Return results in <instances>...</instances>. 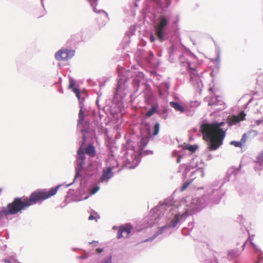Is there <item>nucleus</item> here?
<instances>
[{
    "label": "nucleus",
    "mask_w": 263,
    "mask_h": 263,
    "mask_svg": "<svg viewBox=\"0 0 263 263\" xmlns=\"http://www.w3.org/2000/svg\"><path fill=\"white\" fill-rule=\"evenodd\" d=\"M245 247V244H243L242 246V250H241V251H242L243 250V248Z\"/></svg>",
    "instance_id": "56"
},
{
    "label": "nucleus",
    "mask_w": 263,
    "mask_h": 263,
    "mask_svg": "<svg viewBox=\"0 0 263 263\" xmlns=\"http://www.w3.org/2000/svg\"><path fill=\"white\" fill-rule=\"evenodd\" d=\"M123 232H122L121 229L119 228V230L118 231V234H117V238L118 239H120V238H121L122 237H123Z\"/></svg>",
    "instance_id": "39"
},
{
    "label": "nucleus",
    "mask_w": 263,
    "mask_h": 263,
    "mask_svg": "<svg viewBox=\"0 0 263 263\" xmlns=\"http://www.w3.org/2000/svg\"><path fill=\"white\" fill-rule=\"evenodd\" d=\"M251 244L253 246V248L255 249V250H257V248H256V246L252 242H251Z\"/></svg>",
    "instance_id": "50"
},
{
    "label": "nucleus",
    "mask_w": 263,
    "mask_h": 263,
    "mask_svg": "<svg viewBox=\"0 0 263 263\" xmlns=\"http://www.w3.org/2000/svg\"><path fill=\"white\" fill-rule=\"evenodd\" d=\"M126 78L123 76H119V79L117 81V85L115 92V98H118L119 92L124 90L125 88Z\"/></svg>",
    "instance_id": "14"
},
{
    "label": "nucleus",
    "mask_w": 263,
    "mask_h": 263,
    "mask_svg": "<svg viewBox=\"0 0 263 263\" xmlns=\"http://www.w3.org/2000/svg\"><path fill=\"white\" fill-rule=\"evenodd\" d=\"M181 191L176 190L171 197L166 199L163 203L154 208L145 219L148 226L152 227L159 223L162 219H166V224L158 228L157 231L151 237L144 240L142 242L152 241L155 238L161 240L164 237L169 236L172 232V229L175 228L181 220V212L180 206L181 201L175 200L176 195Z\"/></svg>",
    "instance_id": "1"
},
{
    "label": "nucleus",
    "mask_w": 263,
    "mask_h": 263,
    "mask_svg": "<svg viewBox=\"0 0 263 263\" xmlns=\"http://www.w3.org/2000/svg\"><path fill=\"white\" fill-rule=\"evenodd\" d=\"M263 123V118L255 121L256 125H259L260 124Z\"/></svg>",
    "instance_id": "42"
},
{
    "label": "nucleus",
    "mask_w": 263,
    "mask_h": 263,
    "mask_svg": "<svg viewBox=\"0 0 263 263\" xmlns=\"http://www.w3.org/2000/svg\"><path fill=\"white\" fill-rule=\"evenodd\" d=\"M76 249H77L76 248H73V250H76Z\"/></svg>",
    "instance_id": "64"
},
{
    "label": "nucleus",
    "mask_w": 263,
    "mask_h": 263,
    "mask_svg": "<svg viewBox=\"0 0 263 263\" xmlns=\"http://www.w3.org/2000/svg\"><path fill=\"white\" fill-rule=\"evenodd\" d=\"M74 50L62 48L55 52L54 58L58 61H66L72 58L74 56Z\"/></svg>",
    "instance_id": "11"
},
{
    "label": "nucleus",
    "mask_w": 263,
    "mask_h": 263,
    "mask_svg": "<svg viewBox=\"0 0 263 263\" xmlns=\"http://www.w3.org/2000/svg\"><path fill=\"white\" fill-rule=\"evenodd\" d=\"M240 253H238L235 250H233L229 253V255L232 257H237L239 256Z\"/></svg>",
    "instance_id": "36"
},
{
    "label": "nucleus",
    "mask_w": 263,
    "mask_h": 263,
    "mask_svg": "<svg viewBox=\"0 0 263 263\" xmlns=\"http://www.w3.org/2000/svg\"><path fill=\"white\" fill-rule=\"evenodd\" d=\"M93 11L96 13L97 14H100L101 17L102 19V21L100 22V24L102 26H104L107 23V22L109 21V17L108 13L102 9H98L96 8V6L97 5L98 2L99 0H87Z\"/></svg>",
    "instance_id": "12"
},
{
    "label": "nucleus",
    "mask_w": 263,
    "mask_h": 263,
    "mask_svg": "<svg viewBox=\"0 0 263 263\" xmlns=\"http://www.w3.org/2000/svg\"><path fill=\"white\" fill-rule=\"evenodd\" d=\"M123 232H126L127 234H129L132 232L133 226L130 223H127L125 224H122L119 227Z\"/></svg>",
    "instance_id": "22"
},
{
    "label": "nucleus",
    "mask_w": 263,
    "mask_h": 263,
    "mask_svg": "<svg viewBox=\"0 0 263 263\" xmlns=\"http://www.w3.org/2000/svg\"><path fill=\"white\" fill-rule=\"evenodd\" d=\"M63 203H64V205H63V203H62V204H61V208H63V207L65 206L66 205H67V204L68 202H67V201H66V199H65L64 200V201Z\"/></svg>",
    "instance_id": "46"
},
{
    "label": "nucleus",
    "mask_w": 263,
    "mask_h": 263,
    "mask_svg": "<svg viewBox=\"0 0 263 263\" xmlns=\"http://www.w3.org/2000/svg\"><path fill=\"white\" fill-rule=\"evenodd\" d=\"M59 91L60 92H63V89H62V87H61V88L59 89Z\"/></svg>",
    "instance_id": "53"
},
{
    "label": "nucleus",
    "mask_w": 263,
    "mask_h": 263,
    "mask_svg": "<svg viewBox=\"0 0 263 263\" xmlns=\"http://www.w3.org/2000/svg\"><path fill=\"white\" fill-rule=\"evenodd\" d=\"M96 124L98 127H102L103 126L102 123H99V122H97V123Z\"/></svg>",
    "instance_id": "48"
},
{
    "label": "nucleus",
    "mask_w": 263,
    "mask_h": 263,
    "mask_svg": "<svg viewBox=\"0 0 263 263\" xmlns=\"http://www.w3.org/2000/svg\"><path fill=\"white\" fill-rule=\"evenodd\" d=\"M224 122H215L203 123L200 126V130L202 134L203 139L209 141V149L211 151L216 150L223 143L226 132L221 127Z\"/></svg>",
    "instance_id": "4"
},
{
    "label": "nucleus",
    "mask_w": 263,
    "mask_h": 263,
    "mask_svg": "<svg viewBox=\"0 0 263 263\" xmlns=\"http://www.w3.org/2000/svg\"><path fill=\"white\" fill-rule=\"evenodd\" d=\"M146 118L144 117V118L142 120L141 127L147 134V136L145 138H147L149 140V139L152 138L151 125L149 122L146 121Z\"/></svg>",
    "instance_id": "19"
},
{
    "label": "nucleus",
    "mask_w": 263,
    "mask_h": 263,
    "mask_svg": "<svg viewBox=\"0 0 263 263\" xmlns=\"http://www.w3.org/2000/svg\"><path fill=\"white\" fill-rule=\"evenodd\" d=\"M182 147L184 149L188 150L191 153H193L197 149L198 146L184 143L183 145H182Z\"/></svg>",
    "instance_id": "23"
},
{
    "label": "nucleus",
    "mask_w": 263,
    "mask_h": 263,
    "mask_svg": "<svg viewBox=\"0 0 263 263\" xmlns=\"http://www.w3.org/2000/svg\"><path fill=\"white\" fill-rule=\"evenodd\" d=\"M170 105L176 110L181 111V104L176 102L172 101L170 103Z\"/></svg>",
    "instance_id": "26"
},
{
    "label": "nucleus",
    "mask_w": 263,
    "mask_h": 263,
    "mask_svg": "<svg viewBox=\"0 0 263 263\" xmlns=\"http://www.w3.org/2000/svg\"><path fill=\"white\" fill-rule=\"evenodd\" d=\"M181 110H182V112H183V108H182V107Z\"/></svg>",
    "instance_id": "63"
},
{
    "label": "nucleus",
    "mask_w": 263,
    "mask_h": 263,
    "mask_svg": "<svg viewBox=\"0 0 263 263\" xmlns=\"http://www.w3.org/2000/svg\"><path fill=\"white\" fill-rule=\"evenodd\" d=\"M45 14H46L45 10H44V12L43 13V14H41V15L39 16V17H41V16H44Z\"/></svg>",
    "instance_id": "52"
},
{
    "label": "nucleus",
    "mask_w": 263,
    "mask_h": 263,
    "mask_svg": "<svg viewBox=\"0 0 263 263\" xmlns=\"http://www.w3.org/2000/svg\"><path fill=\"white\" fill-rule=\"evenodd\" d=\"M178 58H179V59H180V58H181V54H179L178 55Z\"/></svg>",
    "instance_id": "57"
},
{
    "label": "nucleus",
    "mask_w": 263,
    "mask_h": 263,
    "mask_svg": "<svg viewBox=\"0 0 263 263\" xmlns=\"http://www.w3.org/2000/svg\"><path fill=\"white\" fill-rule=\"evenodd\" d=\"M99 182L94 184H92L90 186L88 189V192L90 195L95 194L98 191H99L100 187L99 185Z\"/></svg>",
    "instance_id": "24"
},
{
    "label": "nucleus",
    "mask_w": 263,
    "mask_h": 263,
    "mask_svg": "<svg viewBox=\"0 0 263 263\" xmlns=\"http://www.w3.org/2000/svg\"><path fill=\"white\" fill-rule=\"evenodd\" d=\"M94 219H95V216L92 214L90 215V216L88 217V220H93Z\"/></svg>",
    "instance_id": "47"
},
{
    "label": "nucleus",
    "mask_w": 263,
    "mask_h": 263,
    "mask_svg": "<svg viewBox=\"0 0 263 263\" xmlns=\"http://www.w3.org/2000/svg\"><path fill=\"white\" fill-rule=\"evenodd\" d=\"M156 4V6L160 9L158 10V12L160 11H165L166 9L169 7L171 4V0H163L162 2V0H153Z\"/></svg>",
    "instance_id": "17"
},
{
    "label": "nucleus",
    "mask_w": 263,
    "mask_h": 263,
    "mask_svg": "<svg viewBox=\"0 0 263 263\" xmlns=\"http://www.w3.org/2000/svg\"><path fill=\"white\" fill-rule=\"evenodd\" d=\"M153 57L154 54L153 52L151 51H149L147 57H146L145 58L147 62H151V60L153 58Z\"/></svg>",
    "instance_id": "33"
},
{
    "label": "nucleus",
    "mask_w": 263,
    "mask_h": 263,
    "mask_svg": "<svg viewBox=\"0 0 263 263\" xmlns=\"http://www.w3.org/2000/svg\"><path fill=\"white\" fill-rule=\"evenodd\" d=\"M69 88L72 89L79 100L80 109L79 112V120H78L77 126L78 128L80 127L83 128L85 127L84 125L85 116V112L87 111V108L84 107V102L87 97V95L84 92H81L78 87H75V81L72 78L69 79Z\"/></svg>",
    "instance_id": "8"
},
{
    "label": "nucleus",
    "mask_w": 263,
    "mask_h": 263,
    "mask_svg": "<svg viewBox=\"0 0 263 263\" xmlns=\"http://www.w3.org/2000/svg\"><path fill=\"white\" fill-rule=\"evenodd\" d=\"M42 4L43 6L44 7L43 0H42Z\"/></svg>",
    "instance_id": "62"
},
{
    "label": "nucleus",
    "mask_w": 263,
    "mask_h": 263,
    "mask_svg": "<svg viewBox=\"0 0 263 263\" xmlns=\"http://www.w3.org/2000/svg\"><path fill=\"white\" fill-rule=\"evenodd\" d=\"M148 38L151 43H153L156 40V37L155 35L153 33H151L149 34Z\"/></svg>",
    "instance_id": "38"
},
{
    "label": "nucleus",
    "mask_w": 263,
    "mask_h": 263,
    "mask_svg": "<svg viewBox=\"0 0 263 263\" xmlns=\"http://www.w3.org/2000/svg\"><path fill=\"white\" fill-rule=\"evenodd\" d=\"M95 242H96V241H91V242H89V243L90 245H91V244H92V243H95Z\"/></svg>",
    "instance_id": "55"
},
{
    "label": "nucleus",
    "mask_w": 263,
    "mask_h": 263,
    "mask_svg": "<svg viewBox=\"0 0 263 263\" xmlns=\"http://www.w3.org/2000/svg\"><path fill=\"white\" fill-rule=\"evenodd\" d=\"M148 141V138L143 137L137 142L130 139L126 141L123 145V150L126 151L124 154V158L128 168H135L140 162L142 157L153 154V151L144 149Z\"/></svg>",
    "instance_id": "3"
},
{
    "label": "nucleus",
    "mask_w": 263,
    "mask_h": 263,
    "mask_svg": "<svg viewBox=\"0 0 263 263\" xmlns=\"http://www.w3.org/2000/svg\"><path fill=\"white\" fill-rule=\"evenodd\" d=\"M135 29L134 27H130L129 29V30L127 31L125 33V35L130 38L132 36H133L135 34Z\"/></svg>",
    "instance_id": "29"
},
{
    "label": "nucleus",
    "mask_w": 263,
    "mask_h": 263,
    "mask_svg": "<svg viewBox=\"0 0 263 263\" xmlns=\"http://www.w3.org/2000/svg\"><path fill=\"white\" fill-rule=\"evenodd\" d=\"M170 84L168 82H165L161 83L158 87V90L159 96L161 98H164L169 94Z\"/></svg>",
    "instance_id": "16"
},
{
    "label": "nucleus",
    "mask_w": 263,
    "mask_h": 263,
    "mask_svg": "<svg viewBox=\"0 0 263 263\" xmlns=\"http://www.w3.org/2000/svg\"><path fill=\"white\" fill-rule=\"evenodd\" d=\"M5 237H6V238L7 239H8V238H9V234H8L7 233H5Z\"/></svg>",
    "instance_id": "49"
},
{
    "label": "nucleus",
    "mask_w": 263,
    "mask_h": 263,
    "mask_svg": "<svg viewBox=\"0 0 263 263\" xmlns=\"http://www.w3.org/2000/svg\"><path fill=\"white\" fill-rule=\"evenodd\" d=\"M99 116H100V118L101 119V115L100 114V112H99Z\"/></svg>",
    "instance_id": "61"
},
{
    "label": "nucleus",
    "mask_w": 263,
    "mask_h": 263,
    "mask_svg": "<svg viewBox=\"0 0 263 263\" xmlns=\"http://www.w3.org/2000/svg\"><path fill=\"white\" fill-rule=\"evenodd\" d=\"M143 80H144L142 78L139 77V76L136 77L134 79L132 82L134 93H136L138 91L141 84L142 85L144 84L145 83L144 82L142 83L141 82Z\"/></svg>",
    "instance_id": "18"
},
{
    "label": "nucleus",
    "mask_w": 263,
    "mask_h": 263,
    "mask_svg": "<svg viewBox=\"0 0 263 263\" xmlns=\"http://www.w3.org/2000/svg\"><path fill=\"white\" fill-rule=\"evenodd\" d=\"M178 51H179L178 50L177 46L173 43L169 51L170 59L171 62H173L174 57L177 54Z\"/></svg>",
    "instance_id": "21"
},
{
    "label": "nucleus",
    "mask_w": 263,
    "mask_h": 263,
    "mask_svg": "<svg viewBox=\"0 0 263 263\" xmlns=\"http://www.w3.org/2000/svg\"><path fill=\"white\" fill-rule=\"evenodd\" d=\"M84 149L85 155L87 154L90 157H93L96 155L95 147L91 144H89Z\"/></svg>",
    "instance_id": "20"
},
{
    "label": "nucleus",
    "mask_w": 263,
    "mask_h": 263,
    "mask_svg": "<svg viewBox=\"0 0 263 263\" xmlns=\"http://www.w3.org/2000/svg\"><path fill=\"white\" fill-rule=\"evenodd\" d=\"M62 185L63 184L58 185L49 191L47 189H38L33 192L29 198H26L24 200L22 197H15L12 202L9 203L6 206L2 208L0 214L4 218L9 215H15L21 213L22 211L25 210L29 206L54 196Z\"/></svg>",
    "instance_id": "2"
},
{
    "label": "nucleus",
    "mask_w": 263,
    "mask_h": 263,
    "mask_svg": "<svg viewBox=\"0 0 263 263\" xmlns=\"http://www.w3.org/2000/svg\"><path fill=\"white\" fill-rule=\"evenodd\" d=\"M257 162L263 165V151L257 157Z\"/></svg>",
    "instance_id": "31"
},
{
    "label": "nucleus",
    "mask_w": 263,
    "mask_h": 263,
    "mask_svg": "<svg viewBox=\"0 0 263 263\" xmlns=\"http://www.w3.org/2000/svg\"><path fill=\"white\" fill-rule=\"evenodd\" d=\"M230 144L234 145L235 147H239L241 146L242 142L241 141H232L230 142Z\"/></svg>",
    "instance_id": "32"
},
{
    "label": "nucleus",
    "mask_w": 263,
    "mask_h": 263,
    "mask_svg": "<svg viewBox=\"0 0 263 263\" xmlns=\"http://www.w3.org/2000/svg\"><path fill=\"white\" fill-rule=\"evenodd\" d=\"M112 262V255L109 254L105 256L101 261H98L97 263H111Z\"/></svg>",
    "instance_id": "27"
},
{
    "label": "nucleus",
    "mask_w": 263,
    "mask_h": 263,
    "mask_svg": "<svg viewBox=\"0 0 263 263\" xmlns=\"http://www.w3.org/2000/svg\"><path fill=\"white\" fill-rule=\"evenodd\" d=\"M103 250L102 248H97L96 250V252L97 254H100L103 252Z\"/></svg>",
    "instance_id": "44"
},
{
    "label": "nucleus",
    "mask_w": 263,
    "mask_h": 263,
    "mask_svg": "<svg viewBox=\"0 0 263 263\" xmlns=\"http://www.w3.org/2000/svg\"><path fill=\"white\" fill-rule=\"evenodd\" d=\"M179 21V17L177 16L170 28L168 26L169 19L164 15H161L154 26L155 34L158 39L160 42H163L172 36H176L180 41L181 39L179 37L178 27Z\"/></svg>",
    "instance_id": "5"
},
{
    "label": "nucleus",
    "mask_w": 263,
    "mask_h": 263,
    "mask_svg": "<svg viewBox=\"0 0 263 263\" xmlns=\"http://www.w3.org/2000/svg\"><path fill=\"white\" fill-rule=\"evenodd\" d=\"M140 0H136V2L135 3V5L136 7H137L138 6V5H137V2L140 1Z\"/></svg>",
    "instance_id": "51"
},
{
    "label": "nucleus",
    "mask_w": 263,
    "mask_h": 263,
    "mask_svg": "<svg viewBox=\"0 0 263 263\" xmlns=\"http://www.w3.org/2000/svg\"><path fill=\"white\" fill-rule=\"evenodd\" d=\"M3 261L5 263H20L13 258H9L8 259L5 258L3 260Z\"/></svg>",
    "instance_id": "30"
},
{
    "label": "nucleus",
    "mask_w": 263,
    "mask_h": 263,
    "mask_svg": "<svg viewBox=\"0 0 263 263\" xmlns=\"http://www.w3.org/2000/svg\"><path fill=\"white\" fill-rule=\"evenodd\" d=\"M246 114L243 111L240 112L238 116H231L228 118V123L229 125H235L239 122L245 120Z\"/></svg>",
    "instance_id": "15"
},
{
    "label": "nucleus",
    "mask_w": 263,
    "mask_h": 263,
    "mask_svg": "<svg viewBox=\"0 0 263 263\" xmlns=\"http://www.w3.org/2000/svg\"><path fill=\"white\" fill-rule=\"evenodd\" d=\"M145 102L146 105L145 109L147 110L145 114V118H149L156 114L164 119H167L168 108L166 107L159 108L156 96L153 94H147L145 97Z\"/></svg>",
    "instance_id": "7"
},
{
    "label": "nucleus",
    "mask_w": 263,
    "mask_h": 263,
    "mask_svg": "<svg viewBox=\"0 0 263 263\" xmlns=\"http://www.w3.org/2000/svg\"><path fill=\"white\" fill-rule=\"evenodd\" d=\"M247 138V136L246 134H244L242 136V138L241 139V142L245 143L246 142V140Z\"/></svg>",
    "instance_id": "43"
},
{
    "label": "nucleus",
    "mask_w": 263,
    "mask_h": 263,
    "mask_svg": "<svg viewBox=\"0 0 263 263\" xmlns=\"http://www.w3.org/2000/svg\"><path fill=\"white\" fill-rule=\"evenodd\" d=\"M160 130V124L158 122L156 123L153 129V133L152 134V136H155L157 135Z\"/></svg>",
    "instance_id": "25"
},
{
    "label": "nucleus",
    "mask_w": 263,
    "mask_h": 263,
    "mask_svg": "<svg viewBox=\"0 0 263 263\" xmlns=\"http://www.w3.org/2000/svg\"><path fill=\"white\" fill-rule=\"evenodd\" d=\"M191 181H187L186 182H185L182 186V191L186 189L187 187L189 186V185L191 183Z\"/></svg>",
    "instance_id": "40"
},
{
    "label": "nucleus",
    "mask_w": 263,
    "mask_h": 263,
    "mask_svg": "<svg viewBox=\"0 0 263 263\" xmlns=\"http://www.w3.org/2000/svg\"><path fill=\"white\" fill-rule=\"evenodd\" d=\"M84 175L83 177L80 178V182L79 183V187L83 189L82 182V178L83 179H91L92 180H96L99 176V168L97 165L93 163L89 164L84 170L83 171Z\"/></svg>",
    "instance_id": "9"
},
{
    "label": "nucleus",
    "mask_w": 263,
    "mask_h": 263,
    "mask_svg": "<svg viewBox=\"0 0 263 263\" xmlns=\"http://www.w3.org/2000/svg\"><path fill=\"white\" fill-rule=\"evenodd\" d=\"M80 132L82 134V141L81 146L77 151V153L76 156V160L74 161V177L73 181L71 183L66 185L65 187H68L74 184L77 178H81L83 177L82 171H84V170L85 169L84 164L86 160V156L85 155L83 145L86 141L87 137L86 134L89 133L90 132V129L87 126L86 127L80 129Z\"/></svg>",
    "instance_id": "6"
},
{
    "label": "nucleus",
    "mask_w": 263,
    "mask_h": 263,
    "mask_svg": "<svg viewBox=\"0 0 263 263\" xmlns=\"http://www.w3.org/2000/svg\"><path fill=\"white\" fill-rule=\"evenodd\" d=\"M182 58L183 59L184 64H186L189 69L195 70L197 67V59L194 54L186 49H182Z\"/></svg>",
    "instance_id": "10"
},
{
    "label": "nucleus",
    "mask_w": 263,
    "mask_h": 263,
    "mask_svg": "<svg viewBox=\"0 0 263 263\" xmlns=\"http://www.w3.org/2000/svg\"><path fill=\"white\" fill-rule=\"evenodd\" d=\"M92 114H93V116H95V115H96V112H95V111H93Z\"/></svg>",
    "instance_id": "59"
},
{
    "label": "nucleus",
    "mask_w": 263,
    "mask_h": 263,
    "mask_svg": "<svg viewBox=\"0 0 263 263\" xmlns=\"http://www.w3.org/2000/svg\"><path fill=\"white\" fill-rule=\"evenodd\" d=\"M78 257L80 259H87L88 257V253H85L84 255L79 256Z\"/></svg>",
    "instance_id": "41"
},
{
    "label": "nucleus",
    "mask_w": 263,
    "mask_h": 263,
    "mask_svg": "<svg viewBox=\"0 0 263 263\" xmlns=\"http://www.w3.org/2000/svg\"><path fill=\"white\" fill-rule=\"evenodd\" d=\"M257 83L259 85H263V73H260L257 79Z\"/></svg>",
    "instance_id": "35"
},
{
    "label": "nucleus",
    "mask_w": 263,
    "mask_h": 263,
    "mask_svg": "<svg viewBox=\"0 0 263 263\" xmlns=\"http://www.w3.org/2000/svg\"><path fill=\"white\" fill-rule=\"evenodd\" d=\"M117 229V227H116V226L113 227V229Z\"/></svg>",
    "instance_id": "58"
},
{
    "label": "nucleus",
    "mask_w": 263,
    "mask_h": 263,
    "mask_svg": "<svg viewBox=\"0 0 263 263\" xmlns=\"http://www.w3.org/2000/svg\"><path fill=\"white\" fill-rule=\"evenodd\" d=\"M7 248V245L1 240L0 241V252L4 251Z\"/></svg>",
    "instance_id": "34"
},
{
    "label": "nucleus",
    "mask_w": 263,
    "mask_h": 263,
    "mask_svg": "<svg viewBox=\"0 0 263 263\" xmlns=\"http://www.w3.org/2000/svg\"><path fill=\"white\" fill-rule=\"evenodd\" d=\"M180 171H181V165H180L179 166L178 172H180Z\"/></svg>",
    "instance_id": "54"
},
{
    "label": "nucleus",
    "mask_w": 263,
    "mask_h": 263,
    "mask_svg": "<svg viewBox=\"0 0 263 263\" xmlns=\"http://www.w3.org/2000/svg\"><path fill=\"white\" fill-rule=\"evenodd\" d=\"M114 176L112 168L111 166H106L103 168L102 174L99 179V183H107L109 180Z\"/></svg>",
    "instance_id": "13"
},
{
    "label": "nucleus",
    "mask_w": 263,
    "mask_h": 263,
    "mask_svg": "<svg viewBox=\"0 0 263 263\" xmlns=\"http://www.w3.org/2000/svg\"><path fill=\"white\" fill-rule=\"evenodd\" d=\"M2 190L3 189L2 188H0V194H1Z\"/></svg>",
    "instance_id": "60"
},
{
    "label": "nucleus",
    "mask_w": 263,
    "mask_h": 263,
    "mask_svg": "<svg viewBox=\"0 0 263 263\" xmlns=\"http://www.w3.org/2000/svg\"><path fill=\"white\" fill-rule=\"evenodd\" d=\"M74 193H76L75 190L74 189H70L67 192V195H66V197L68 198V196H72Z\"/></svg>",
    "instance_id": "37"
},
{
    "label": "nucleus",
    "mask_w": 263,
    "mask_h": 263,
    "mask_svg": "<svg viewBox=\"0 0 263 263\" xmlns=\"http://www.w3.org/2000/svg\"><path fill=\"white\" fill-rule=\"evenodd\" d=\"M172 157L177 156V162L179 163L181 160V154H180V152L177 150H174L172 153Z\"/></svg>",
    "instance_id": "28"
},
{
    "label": "nucleus",
    "mask_w": 263,
    "mask_h": 263,
    "mask_svg": "<svg viewBox=\"0 0 263 263\" xmlns=\"http://www.w3.org/2000/svg\"><path fill=\"white\" fill-rule=\"evenodd\" d=\"M99 96H98V97L97 99V100H96V104H97V106H98V109H99V110H100V109H101V106H100V105H99Z\"/></svg>",
    "instance_id": "45"
}]
</instances>
